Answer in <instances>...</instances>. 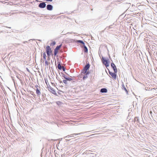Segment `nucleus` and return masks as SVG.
Returning <instances> with one entry per match:
<instances>
[{"instance_id":"nucleus-41","label":"nucleus","mask_w":157,"mask_h":157,"mask_svg":"<svg viewBox=\"0 0 157 157\" xmlns=\"http://www.w3.org/2000/svg\"><path fill=\"white\" fill-rule=\"evenodd\" d=\"M150 114L152 113V112H151V111H150Z\"/></svg>"},{"instance_id":"nucleus-27","label":"nucleus","mask_w":157,"mask_h":157,"mask_svg":"<svg viewBox=\"0 0 157 157\" xmlns=\"http://www.w3.org/2000/svg\"><path fill=\"white\" fill-rule=\"evenodd\" d=\"M113 25H114V23H113V24L111 25H109V26H108V28L109 29L112 28V26H113Z\"/></svg>"},{"instance_id":"nucleus-35","label":"nucleus","mask_w":157,"mask_h":157,"mask_svg":"<svg viewBox=\"0 0 157 157\" xmlns=\"http://www.w3.org/2000/svg\"><path fill=\"white\" fill-rule=\"evenodd\" d=\"M58 80L59 81V82L60 83H62L63 82L61 80H60V79L59 80V79H58Z\"/></svg>"},{"instance_id":"nucleus-16","label":"nucleus","mask_w":157,"mask_h":157,"mask_svg":"<svg viewBox=\"0 0 157 157\" xmlns=\"http://www.w3.org/2000/svg\"><path fill=\"white\" fill-rule=\"evenodd\" d=\"M62 46V44H60L59 45L57 46L55 48V49L58 50Z\"/></svg>"},{"instance_id":"nucleus-25","label":"nucleus","mask_w":157,"mask_h":157,"mask_svg":"<svg viewBox=\"0 0 157 157\" xmlns=\"http://www.w3.org/2000/svg\"><path fill=\"white\" fill-rule=\"evenodd\" d=\"M56 44V42L54 41H53L51 43V46H52H52H54Z\"/></svg>"},{"instance_id":"nucleus-43","label":"nucleus","mask_w":157,"mask_h":157,"mask_svg":"<svg viewBox=\"0 0 157 157\" xmlns=\"http://www.w3.org/2000/svg\"><path fill=\"white\" fill-rule=\"evenodd\" d=\"M58 94H60V93H59V92H58Z\"/></svg>"},{"instance_id":"nucleus-7","label":"nucleus","mask_w":157,"mask_h":157,"mask_svg":"<svg viewBox=\"0 0 157 157\" xmlns=\"http://www.w3.org/2000/svg\"><path fill=\"white\" fill-rule=\"evenodd\" d=\"M46 52L47 53H52V51L50 46H47L46 47Z\"/></svg>"},{"instance_id":"nucleus-36","label":"nucleus","mask_w":157,"mask_h":157,"mask_svg":"<svg viewBox=\"0 0 157 157\" xmlns=\"http://www.w3.org/2000/svg\"><path fill=\"white\" fill-rule=\"evenodd\" d=\"M109 71V75H110V73H111L112 72H111L109 69H108Z\"/></svg>"},{"instance_id":"nucleus-19","label":"nucleus","mask_w":157,"mask_h":157,"mask_svg":"<svg viewBox=\"0 0 157 157\" xmlns=\"http://www.w3.org/2000/svg\"><path fill=\"white\" fill-rule=\"evenodd\" d=\"M61 75H60L65 79L67 77V76H66L65 75H64L63 73L62 72L61 73Z\"/></svg>"},{"instance_id":"nucleus-26","label":"nucleus","mask_w":157,"mask_h":157,"mask_svg":"<svg viewBox=\"0 0 157 157\" xmlns=\"http://www.w3.org/2000/svg\"><path fill=\"white\" fill-rule=\"evenodd\" d=\"M63 82L65 84H67V81L65 80H64L63 81Z\"/></svg>"},{"instance_id":"nucleus-28","label":"nucleus","mask_w":157,"mask_h":157,"mask_svg":"<svg viewBox=\"0 0 157 157\" xmlns=\"http://www.w3.org/2000/svg\"><path fill=\"white\" fill-rule=\"evenodd\" d=\"M51 53H47L48 58H49V57H50V55Z\"/></svg>"},{"instance_id":"nucleus-23","label":"nucleus","mask_w":157,"mask_h":157,"mask_svg":"<svg viewBox=\"0 0 157 157\" xmlns=\"http://www.w3.org/2000/svg\"><path fill=\"white\" fill-rule=\"evenodd\" d=\"M2 3H3V4H7L6 5H8L9 3L7 2H6L4 1H0Z\"/></svg>"},{"instance_id":"nucleus-2","label":"nucleus","mask_w":157,"mask_h":157,"mask_svg":"<svg viewBox=\"0 0 157 157\" xmlns=\"http://www.w3.org/2000/svg\"><path fill=\"white\" fill-rule=\"evenodd\" d=\"M86 132H81V133H74V134H71L70 135H68L67 136L65 137V138L67 139V140L68 138L70 137H73L75 136H76L77 135H82V134H83L84 133H86Z\"/></svg>"},{"instance_id":"nucleus-47","label":"nucleus","mask_w":157,"mask_h":157,"mask_svg":"<svg viewBox=\"0 0 157 157\" xmlns=\"http://www.w3.org/2000/svg\"><path fill=\"white\" fill-rule=\"evenodd\" d=\"M37 86H38V85H36V87H37Z\"/></svg>"},{"instance_id":"nucleus-38","label":"nucleus","mask_w":157,"mask_h":157,"mask_svg":"<svg viewBox=\"0 0 157 157\" xmlns=\"http://www.w3.org/2000/svg\"><path fill=\"white\" fill-rule=\"evenodd\" d=\"M44 95H45V94H42V96H43V97H44Z\"/></svg>"},{"instance_id":"nucleus-22","label":"nucleus","mask_w":157,"mask_h":157,"mask_svg":"<svg viewBox=\"0 0 157 157\" xmlns=\"http://www.w3.org/2000/svg\"><path fill=\"white\" fill-rule=\"evenodd\" d=\"M87 75L86 74H85V75H84L83 76V80H84L86 78H87Z\"/></svg>"},{"instance_id":"nucleus-10","label":"nucleus","mask_w":157,"mask_h":157,"mask_svg":"<svg viewBox=\"0 0 157 157\" xmlns=\"http://www.w3.org/2000/svg\"><path fill=\"white\" fill-rule=\"evenodd\" d=\"M86 71H87L86 70H85L84 69H83L82 70V71L81 72V75H79L80 77L81 78H82V76L83 75L82 74H86Z\"/></svg>"},{"instance_id":"nucleus-18","label":"nucleus","mask_w":157,"mask_h":157,"mask_svg":"<svg viewBox=\"0 0 157 157\" xmlns=\"http://www.w3.org/2000/svg\"><path fill=\"white\" fill-rule=\"evenodd\" d=\"M58 50H56L55 49H54V56H56L57 55V54L58 53Z\"/></svg>"},{"instance_id":"nucleus-11","label":"nucleus","mask_w":157,"mask_h":157,"mask_svg":"<svg viewBox=\"0 0 157 157\" xmlns=\"http://www.w3.org/2000/svg\"><path fill=\"white\" fill-rule=\"evenodd\" d=\"M100 92L102 93H106L107 92V90L105 88H102L101 89Z\"/></svg>"},{"instance_id":"nucleus-5","label":"nucleus","mask_w":157,"mask_h":157,"mask_svg":"<svg viewBox=\"0 0 157 157\" xmlns=\"http://www.w3.org/2000/svg\"><path fill=\"white\" fill-rule=\"evenodd\" d=\"M49 90L51 92L52 94H53L56 96H58L55 90L52 88L50 87L49 89Z\"/></svg>"},{"instance_id":"nucleus-21","label":"nucleus","mask_w":157,"mask_h":157,"mask_svg":"<svg viewBox=\"0 0 157 157\" xmlns=\"http://www.w3.org/2000/svg\"><path fill=\"white\" fill-rule=\"evenodd\" d=\"M43 54L44 59V60H46V56L45 52H44V53H43Z\"/></svg>"},{"instance_id":"nucleus-3","label":"nucleus","mask_w":157,"mask_h":157,"mask_svg":"<svg viewBox=\"0 0 157 157\" xmlns=\"http://www.w3.org/2000/svg\"><path fill=\"white\" fill-rule=\"evenodd\" d=\"M111 66L112 69L114 70V72L115 73H117V69L114 63L112 62L111 63Z\"/></svg>"},{"instance_id":"nucleus-8","label":"nucleus","mask_w":157,"mask_h":157,"mask_svg":"<svg viewBox=\"0 0 157 157\" xmlns=\"http://www.w3.org/2000/svg\"><path fill=\"white\" fill-rule=\"evenodd\" d=\"M90 66V65L89 64V63H86V65L85 66L83 69L87 71L89 69Z\"/></svg>"},{"instance_id":"nucleus-24","label":"nucleus","mask_w":157,"mask_h":157,"mask_svg":"<svg viewBox=\"0 0 157 157\" xmlns=\"http://www.w3.org/2000/svg\"><path fill=\"white\" fill-rule=\"evenodd\" d=\"M30 94H31L33 95L34 97H35L36 96V95L34 94V93L33 91H31L30 92Z\"/></svg>"},{"instance_id":"nucleus-39","label":"nucleus","mask_w":157,"mask_h":157,"mask_svg":"<svg viewBox=\"0 0 157 157\" xmlns=\"http://www.w3.org/2000/svg\"><path fill=\"white\" fill-rule=\"evenodd\" d=\"M122 87H123V88H124V84H123V85H122Z\"/></svg>"},{"instance_id":"nucleus-12","label":"nucleus","mask_w":157,"mask_h":157,"mask_svg":"<svg viewBox=\"0 0 157 157\" xmlns=\"http://www.w3.org/2000/svg\"><path fill=\"white\" fill-rule=\"evenodd\" d=\"M63 66L61 65L60 62H58L57 67L59 70H61Z\"/></svg>"},{"instance_id":"nucleus-42","label":"nucleus","mask_w":157,"mask_h":157,"mask_svg":"<svg viewBox=\"0 0 157 157\" xmlns=\"http://www.w3.org/2000/svg\"><path fill=\"white\" fill-rule=\"evenodd\" d=\"M8 59H9H9H10V57H8Z\"/></svg>"},{"instance_id":"nucleus-32","label":"nucleus","mask_w":157,"mask_h":157,"mask_svg":"<svg viewBox=\"0 0 157 157\" xmlns=\"http://www.w3.org/2000/svg\"><path fill=\"white\" fill-rule=\"evenodd\" d=\"M89 74H90L89 71H86V75H89Z\"/></svg>"},{"instance_id":"nucleus-30","label":"nucleus","mask_w":157,"mask_h":157,"mask_svg":"<svg viewBox=\"0 0 157 157\" xmlns=\"http://www.w3.org/2000/svg\"><path fill=\"white\" fill-rule=\"evenodd\" d=\"M62 69L63 70V71H65L66 69L63 66L62 68Z\"/></svg>"},{"instance_id":"nucleus-45","label":"nucleus","mask_w":157,"mask_h":157,"mask_svg":"<svg viewBox=\"0 0 157 157\" xmlns=\"http://www.w3.org/2000/svg\"><path fill=\"white\" fill-rule=\"evenodd\" d=\"M8 88L9 90H10V88L9 87H8Z\"/></svg>"},{"instance_id":"nucleus-4","label":"nucleus","mask_w":157,"mask_h":157,"mask_svg":"<svg viewBox=\"0 0 157 157\" xmlns=\"http://www.w3.org/2000/svg\"><path fill=\"white\" fill-rule=\"evenodd\" d=\"M46 2H41L38 5V7L41 8H44L46 7Z\"/></svg>"},{"instance_id":"nucleus-44","label":"nucleus","mask_w":157,"mask_h":157,"mask_svg":"<svg viewBox=\"0 0 157 157\" xmlns=\"http://www.w3.org/2000/svg\"><path fill=\"white\" fill-rule=\"evenodd\" d=\"M49 59H50V58H49H49H48V60Z\"/></svg>"},{"instance_id":"nucleus-40","label":"nucleus","mask_w":157,"mask_h":157,"mask_svg":"<svg viewBox=\"0 0 157 157\" xmlns=\"http://www.w3.org/2000/svg\"><path fill=\"white\" fill-rule=\"evenodd\" d=\"M36 1L37 2H39L38 0H36Z\"/></svg>"},{"instance_id":"nucleus-37","label":"nucleus","mask_w":157,"mask_h":157,"mask_svg":"<svg viewBox=\"0 0 157 157\" xmlns=\"http://www.w3.org/2000/svg\"><path fill=\"white\" fill-rule=\"evenodd\" d=\"M12 95L13 97H13L14 98V97H13V94H14L13 92H12Z\"/></svg>"},{"instance_id":"nucleus-1","label":"nucleus","mask_w":157,"mask_h":157,"mask_svg":"<svg viewBox=\"0 0 157 157\" xmlns=\"http://www.w3.org/2000/svg\"><path fill=\"white\" fill-rule=\"evenodd\" d=\"M101 60L103 64L106 67L109 66V61L108 59H106L105 58L102 56Z\"/></svg>"},{"instance_id":"nucleus-31","label":"nucleus","mask_w":157,"mask_h":157,"mask_svg":"<svg viewBox=\"0 0 157 157\" xmlns=\"http://www.w3.org/2000/svg\"><path fill=\"white\" fill-rule=\"evenodd\" d=\"M7 121H8V122H7V123H6L7 124V125H8V126H9V127L10 128V125H9V120L8 119H7Z\"/></svg>"},{"instance_id":"nucleus-14","label":"nucleus","mask_w":157,"mask_h":157,"mask_svg":"<svg viewBox=\"0 0 157 157\" xmlns=\"http://www.w3.org/2000/svg\"><path fill=\"white\" fill-rule=\"evenodd\" d=\"M83 51L85 53L88 52V49L87 47L85 45V44L83 45Z\"/></svg>"},{"instance_id":"nucleus-17","label":"nucleus","mask_w":157,"mask_h":157,"mask_svg":"<svg viewBox=\"0 0 157 157\" xmlns=\"http://www.w3.org/2000/svg\"><path fill=\"white\" fill-rule=\"evenodd\" d=\"M139 117H136L134 118V122H135V121H137L138 123L139 122Z\"/></svg>"},{"instance_id":"nucleus-15","label":"nucleus","mask_w":157,"mask_h":157,"mask_svg":"<svg viewBox=\"0 0 157 157\" xmlns=\"http://www.w3.org/2000/svg\"><path fill=\"white\" fill-rule=\"evenodd\" d=\"M36 92L37 94V96H39L40 94L41 93L40 90H39L38 88H37L36 90Z\"/></svg>"},{"instance_id":"nucleus-46","label":"nucleus","mask_w":157,"mask_h":157,"mask_svg":"<svg viewBox=\"0 0 157 157\" xmlns=\"http://www.w3.org/2000/svg\"><path fill=\"white\" fill-rule=\"evenodd\" d=\"M27 71H29V70L28 69V68H27Z\"/></svg>"},{"instance_id":"nucleus-13","label":"nucleus","mask_w":157,"mask_h":157,"mask_svg":"<svg viewBox=\"0 0 157 157\" xmlns=\"http://www.w3.org/2000/svg\"><path fill=\"white\" fill-rule=\"evenodd\" d=\"M76 42L77 43H80L83 45H85L84 42L82 40H77L76 41Z\"/></svg>"},{"instance_id":"nucleus-6","label":"nucleus","mask_w":157,"mask_h":157,"mask_svg":"<svg viewBox=\"0 0 157 157\" xmlns=\"http://www.w3.org/2000/svg\"><path fill=\"white\" fill-rule=\"evenodd\" d=\"M46 8L48 10L51 11L53 10V6L50 4H48L46 6Z\"/></svg>"},{"instance_id":"nucleus-9","label":"nucleus","mask_w":157,"mask_h":157,"mask_svg":"<svg viewBox=\"0 0 157 157\" xmlns=\"http://www.w3.org/2000/svg\"><path fill=\"white\" fill-rule=\"evenodd\" d=\"M116 73L112 72L110 73V75L112 77L115 79H116L117 78V74Z\"/></svg>"},{"instance_id":"nucleus-34","label":"nucleus","mask_w":157,"mask_h":157,"mask_svg":"<svg viewBox=\"0 0 157 157\" xmlns=\"http://www.w3.org/2000/svg\"><path fill=\"white\" fill-rule=\"evenodd\" d=\"M45 64L46 65H48V61L46 60H45Z\"/></svg>"},{"instance_id":"nucleus-29","label":"nucleus","mask_w":157,"mask_h":157,"mask_svg":"<svg viewBox=\"0 0 157 157\" xmlns=\"http://www.w3.org/2000/svg\"><path fill=\"white\" fill-rule=\"evenodd\" d=\"M124 90L127 93L128 92V90H127L126 88L125 87V86H124Z\"/></svg>"},{"instance_id":"nucleus-20","label":"nucleus","mask_w":157,"mask_h":157,"mask_svg":"<svg viewBox=\"0 0 157 157\" xmlns=\"http://www.w3.org/2000/svg\"><path fill=\"white\" fill-rule=\"evenodd\" d=\"M67 81H71L72 80V79L70 78L69 77L67 76L66 78L65 79Z\"/></svg>"},{"instance_id":"nucleus-33","label":"nucleus","mask_w":157,"mask_h":157,"mask_svg":"<svg viewBox=\"0 0 157 157\" xmlns=\"http://www.w3.org/2000/svg\"><path fill=\"white\" fill-rule=\"evenodd\" d=\"M6 103L7 105V104L6 102ZM7 105V106H8V105ZM8 109H9V108H8ZM8 114H9V116L10 117V111H9V109H8Z\"/></svg>"}]
</instances>
